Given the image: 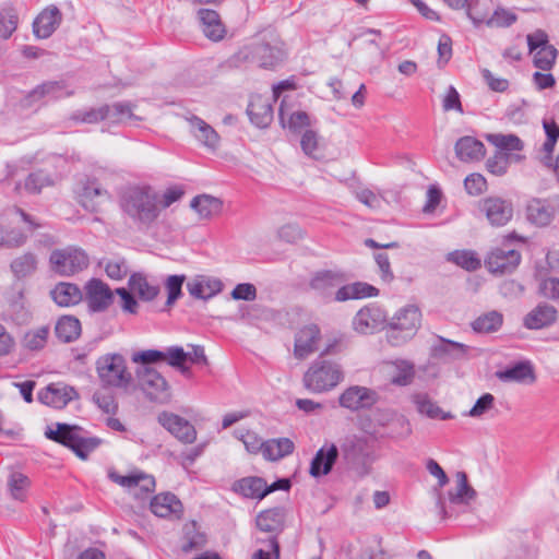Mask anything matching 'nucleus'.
<instances>
[{
  "mask_svg": "<svg viewBox=\"0 0 559 559\" xmlns=\"http://www.w3.org/2000/svg\"><path fill=\"white\" fill-rule=\"evenodd\" d=\"M286 58L283 41L274 34L257 38L230 56L222 67L236 69L247 64H257L259 68L274 70Z\"/></svg>",
  "mask_w": 559,
  "mask_h": 559,
  "instance_id": "f257e3e1",
  "label": "nucleus"
},
{
  "mask_svg": "<svg viewBox=\"0 0 559 559\" xmlns=\"http://www.w3.org/2000/svg\"><path fill=\"white\" fill-rule=\"evenodd\" d=\"M344 379L341 365L319 356L304 374V385L313 393L333 390Z\"/></svg>",
  "mask_w": 559,
  "mask_h": 559,
  "instance_id": "f03ea898",
  "label": "nucleus"
},
{
  "mask_svg": "<svg viewBox=\"0 0 559 559\" xmlns=\"http://www.w3.org/2000/svg\"><path fill=\"white\" fill-rule=\"evenodd\" d=\"M421 321L418 307L408 305L400 309L391 319L386 328L388 343L394 347L402 346L417 333Z\"/></svg>",
  "mask_w": 559,
  "mask_h": 559,
  "instance_id": "7ed1b4c3",
  "label": "nucleus"
},
{
  "mask_svg": "<svg viewBox=\"0 0 559 559\" xmlns=\"http://www.w3.org/2000/svg\"><path fill=\"white\" fill-rule=\"evenodd\" d=\"M96 371L103 388L127 389L132 382L126 358L118 353L105 354L96 360Z\"/></svg>",
  "mask_w": 559,
  "mask_h": 559,
  "instance_id": "20e7f679",
  "label": "nucleus"
},
{
  "mask_svg": "<svg viewBox=\"0 0 559 559\" xmlns=\"http://www.w3.org/2000/svg\"><path fill=\"white\" fill-rule=\"evenodd\" d=\"M49 262L52 271L61 276L78 274L90 264L86 252L76 247L53 250L50 253Z\"/></svg>",
  "mask_w": 559,
  "mask_h": 559,
  "instance_id": "39448f33",
  "label": "nucleus"
},
{
  "mask_svg": "<svg viewBox=\"0 0 559 559\" xmlns=\"http://www.w3.org/2000/svg\"><path fill=\"white\" fill-rule=\"evenodd\" d=\"M139 383L145 396L159 404L167 403L170 399L169 385L166 379L155 369L144 367L138 370Z\"/></svg>",
  "mask_w": 559,
  "mask_h": 559,
  "instance_id": "423d86ee",
  "label": "nucleus"
},
{
  "mask_svg": "<svg viewBox=\"0 0 559 559\" xmlns=\"http://www.w3.org/2000/svg\"><path fill=\"white\" fill-rule=\"evenodd\" d=\"M158 198L150 186H129L121 190L120 204L124 210H156Z\"/></svg>",
  "mask_w": 559,
  "mask_h": 559,
  "instance_id": "0eeeda50",
  "label": "nucleus"
},
{
  "mask_svg": "<svg viewBox=\"0 0 559 559\" xmlns=\"http://www.w3.org/2000/svg\"><path fill=\"white\" fill-rule=\"evenodd\" d=\"M85 301L91 313L106 311L114 302L115 292L99 278L88 280L84 286Z\"/></svg>",
  "mask_w": 559,
  "mask_h": 559,
  "instance_id": "6e6552de",
  "label": "nucleus"
},
{
  "mask_svg": "<svg viewBox=\"0 0 559 559\" xmlns=\"http://www.w3.org/2000/svg\"><path fill=\"white\" fill-rule=\"evenodd\" d=\"M124 222L129 228L150 233L154 237H160L168 230L160 212H124Z\"/></svg>",
  "mask_w": 559,
  "mask_h": 559,
  "instance_id": "1a4fd4ad",
  "label": "nucleus"
},
{
  "mask_svg": "<svg viewBox=\"0 0 559 559\" xmlns=\"http://www.w3.org/2000/svg\"><path fill=\"white\" fill-rule=\"evenodd\" d=\"M157 421L181 443L191 444L197 439L194 426L177 414L163 411L158 414Z\"/></svg>",
  "mask_w": 559,
  "mask_h": 559,
  "instance_id": "9d476101",
  "label": "nucleus"
},
{
  "mask_svg": "<svg viewBox=\"0 0 559 559\" xmlns=\"http://www.w3.org/2000/svg\"><path fill=\"white\" fill-rule=\"evenodd\" d=\"M75 193L79 203L87 210L90 206L94 207L103 204L106 201H111V194L102 187L100 182L95 177L85 176L78 183Z\"/></svg>",
  "mask_w": 559,
  "mask_h": 559,
  "instance_id": "9b49d317",
  "label": "nucleus"
},
{
  "mask_svg": "<svg viewBox=\"0 0 559 559\" xmlns=\"http://www.w3.org/2000/svg\"><path fill=\"white\" fill-rule=\"evenodd\" d=\"M379 400L378 393L367 386L352 385L338 397L342 407L352 412L370 409Z\"/></svg>",
  "mask_w": 559,
  "mask_h": 559,
  "instance_id": "f8f14e48",
  "label": "nucleus"
},
{
  "mask_svg": "<svg viewBox=\"0 0 559 559\" xmlns=\"http://www.w3.org/2000/svg\"><path fill=\"white\" fill-rule=\"evenodd\" d=\"M521 262V254L514 249H493L485 259L486 267L493 274H510Z\"/></svg>",
  "mask_w": 559,
  "mask_h": 559,
  "instance_id": "ddd939ff",
  "label": "nucleus"
},
{
  "mask_svg": "<svg viewBox=\"0 0 559 559\" xmlns=\"http://www.w3.org/2000/svg\"><path fill=\"white\" fill-rule=\"evenodd\" d=\"M557 321V308L546 301H542L523 317L522 324L527 330H543L550 328Z\"/></svg>",
  "mask_w": 559,
  "mask_h": 559,
  "instance_id": "4468645a",
  "label": "nucleus"
},
{
  "mask_svg": "<svg viewBox=\"0 0 559 559\" xmlns=\"http://www.w3.org/2000/svg\"><path fill=\"white\" fill-rule=\"evenodd\" d=\"M385 321V314L378 306L370 305L361 308L353 319V328L360 334H372Z\"/></svg>",
  "mask_w": 559,
  "mask_h": 559,
  "instance_id": "2eb2a0df",
  "label": "nucleus"
},
{
  "mask_svg": "<svg viewBox=\"0 0 559 559\" xmlns=\"http://www.w3.org/2000/svg\"><path fill=\"white\" fill-rule=\"evenodd\" d=\"M341 450L344 460L352 467L365 465L371 453L368 440L357 436L346 438Z\"/></svg>",
  "mask_w": 559,
  "mask_h": 559,
  "instance_id": "dca6fc26",
  "label": "nucleus"
},
{
  "mask_svg": "<svg viewBox=\"0 0 559 559\" xmlns=\"http://www.w3.org/2000/svg\"><path fill=\"white\" fill-rule=\"evenodd\" d=\"M468 346L442 336L430 348V356L443 362L464 359L468 353Z\"/></svg>",
  "mask_w": 559,
  "mask_h": 559,
  "instance_id": "f3484780",
  "label": "nucleus"
},
{
  "mask_svg": "<svg viewBox=\"0 0 559 559\" xmlns=\"http://www.w3.org/2000/svg\"><path fill=\"white\" fill-rule=\"evenodd\" d=\"M340 455L338 448L331 443L329 447L320 448L310 463L309 473L312 477L319 478L331 473Z\"/></svg>",
  "mask_w": 559,
  "mask_h": 559,
  "instance_id": "a211bd4d",
  "label": "nucleus"
},
{
  "mask_svg": "<svg viewBox=\"0 0 559 559\" xmlns=\"http://www.w3.org/2000/svg\"><path fill=\"white\" fill-rule=\"evenodd\" d=\"M187 290L195 299L209 300L223 290V283L215 277L197 275L187 283Z\"/></svg>",
  "mask_w": 559,
  "mask_h": 559,
  "instance_id": "6ab92c4d",
  "label": "nucleus"
},
{
  "mask_svg": "<svg viewBox=\"0 0 559 559\" xmlns=\"http://www.w3.org/2000/svg\"><path fill=\"white\" fill-rule=\"evenodd\" d=\"M61 21L62 14L60 10L55 5H50L34 20L33 33L37 38L46 39L59 27Z\"/></svg>",
  "mask_w": 559,
  "mask_h": 559,
  "instance_id": "aec40b11",
  "label": "nucleus"
},
{
  "mask_svg": "<svg viewBox=\"0 0 559 559\" xmlns=\"http://www.w3.org/2000/svg\"><path fill=\"white\" fill-rule=\"evenodd\" d=\"M76 395V391L71 386L59 388L51 383L38 392L37 399L45 405L60 409L66 407Z\"/></svg>",
  "mask_w": 559,
  "mask_h": 559,
  "instance_id": "412c9836",
  "label": "nucleus"
},
{
  "mask_svg": "<svg viewBox=\"0 0 559 559\" xmlns=\"http://www.w3.org/2000/svg\"><path fill=\"white\" fill-rule=\"evenodd\" d=\"M454 150L456 157L464 163L478 162L486 154L484 143L471 135L460 138L454 145Z\"/></svg>",
  "mask_w": 559,
  "mask_h": 559,
  "instance_id": "4be33fe9",
  "label": "nucleus"
},
{
  "mask_svg": "<svg viewBox=\"0 0 559 559\" xmlns=\"http://www.w3.org/2000/svg\"><path fill=\"white\" fill-rule=\"evenodd\" d=\"M320 329L317 324H308L300 329L295 336V355L306 358L317 350V342L320 338Z\"/></svg>",
  "mask_w": 559,
  "mask_h": 559,
  "instance_id": "5701e85b",
  "label": "nucleus"
},
{
  "mask_svg": "<svg viewBox=\"0 0 559 559\" xmlns=\"http://www.w3.org/2000/svg\"><path fill=\"white\" fill-rule=\"evenodd\" d=\"M198 16L202 25V32L209 39L218 41L224 38L226 29L216 11L200 9Z\"/></svg>",
  "mask_w": 559,
  "mask_h": 559,
  "instance_id": "b1692460",
  "label": "nucleus"
},
{
  "mask_svg": "<svg viewBox=\"0 0 559 559\" xmlns=\"http://www.w3.org/2000/svg\"><path fill=\"white\" fill-rule=\"evenodd\" d=\"M379 295V289L371 284L366 282H355L352 284L341 286L336 293L334 299L343 302L353 299H362L368 297H376Z\"/></svg>",
  "mask_w": 559,
  "mask_h": 559,
  "instance_id": "393cba45",
  "label": "nucleus"
},
{
  "mask_svg": "<svg viewBox=\"0 0 559 559\" xmlns=\"http://www.w3.org/2000/svg\"><path fill=\"white\" fill-rule=\"evenodd\" d=\"M50 297L59 307H70L78 305L83 294L76 284L60 282L50 290Z\"/></svg>",
  "mask_w": 559,
  "mask_h": 559,
  "instance_id": "a878e982",
  "label": "nucleus"
},
{
  "mask_svg": "<svg viewBox=\"0 0 559 559\" xmlns=\"http://www.w3.org/2000/svg\"><path fill=\"white\" fill-rule=\"evenodd\" d=\"M151 511L158 518L182 512L181 501L171 492L156 495L150 503Z\"/></svg>",
  "mask_w": 559,
  "mask_h": 559,
  "instance_id": "bb28decb",
  "label": "nucleus"
},
{
  "mask_svg": "<svg viewBox=\"0 0 559 559\" xmlns=\"http://www.w3.org/2000/svg\"><path fill=\"white\" fill-rule=\"evenodd\" d=\"M265 480L259 476H248L236 480L233 484V490L248 499L262 500L266 497L264 495Z\"/></svg>",
  "mask_w": 559,
  "mask_h": 559,
  "instance_id": "cd10ccee",
  "label": "nucleus"
},
{
  "mask_svg": "<svg viewBox=\"0 0 559 559\" xmlns=\"http://www.w3.org/2000/svg\"><path fill=\"white\" fill-rule=\"evenodd\" d=\"M82 332L80 320L71 314L61 316L55 325V335L62 343L76 341Z\"/></svg>",
  "mask_w": 559,
  "mask_h": 559,
  "instance_id": "c85d7f7f",
  "label": "nucleus"
},
{
  "mask_svg": "<svg viewBox=\"0 0 559 559\" xmlns=\"http://www.w3.org/2000/svg\"><path fill=\"white\" fill-rule=\"evenodd\" d=\"M285 522V509L275 507L261 511L255 519L257 527L266 533L278 532L283 528Z\"/></svg>",
  "mask_w": 559,
  "mask_h": 559,
  "instance_id": "c756f323",
  "label": "nucleus"
},
{
  "mask_svg": "<svg viewBox=\"0 0 559 559\" xmlns=\"http://www.w3.org/2000/svg\"><path fill=\"white\" fill-rule=\"evenodd\" d=\"M247 114L250 121L258 128L267 127L273 119V109L271 104L261 97L250 100L247 107Z\"/></svg>",
  "mask_w": 559,
  "mask_h": 559,
  "instance_id": "7c9ffc66",
  "label": "nucleus"
},
{
  "mask_svg": "<svg viewBox=\"0 0 559 559\" xmlns=\"http://www.w3.org/2000/svg\"><path fill=\"white\" fill-rule=\"evenodd\" d=\"M190 126L194 138L204 146L215 150L219 143V135L217 132L203 119L193 116L190 119Z\"/></svg>",
  "mask_w": 559,
  "mask_h": 559,
  "instance_id": "2f4dec72",
  "label": "nucleus"
},
{
  "mask_svg": "<svg viewBox=\"0 0 559 559\" xmlns=\"http://www.w3.org/2000/svg\"><path fill=\"white\" fill-rule=\"evenodd\" d=\"M128 285L131 290L136 293L139 299L142 301L154 300L160 292L159 286L150 284L146 276L141 272L132 273L129 277Z\"/></svg>",
  "mask_w": 559,
  "mask_h": 559,
  "instance_id": "473e14b6",
  "label": "nucleus"
},
{
  "mask_svg": "<svg viewBox=\"0 0 559 559\" xmlns=\"http://www.w3.org/2000/svg\"><path fill=\"white\" fill-rule=\"evenodd\" d=\"M294 442L289 438L270 439L262 442V454L269 461H278L293 453Z\"/></svg>",
  "mask_w": 559,
  "mask_h": 559,
  "instance_id": "72a5a7b5",
  "label": "nucleus"
},
{
  "mask_svg": "<svg viewBox=\"0 0 559 559\" xmlns=\"http://www.w3.org/2000/svg\"><path fill=\"white\" fill-rule=\"evenodd\" d=\"M56 427V430L48 428L45 431V437L72 450L79 437V431L82 429L78 426L62 423H58Z\"/></svg>",
  "mask_w": 559,
  "mask_h": 559,
  "instance_id": "f704fd0d",
  "label": "nucleus"
},
{
  "mask_svg": "<svg viewBox=\"0 0 559 559\" xmlns=\"http://www.w3.org/2000/svg\"><path fill=\"white\" fill-rule=\"evenodd\" d=\"M414 403L416 405V409L421 415L427 416L431 419H441L448 420L453 418V415L450 412L442 411L437 403H435L428 394L419 393L414 396Z\"/></svg>",
  "mask_w": 559,
  "mask_h": 559,
  "instance_id": "c9c22d12",
  "label": "nucleus"
},
{
  "mask_svg": "<svg viewBox=\"0 0 559 559\" xmlns=\"http://www.w3.org/2000/svg\"><path fill=\"white\" fill-rule=\"evenodd\" d=\"M498 379L501 381L522 382L527 378L535 380L534 368L530 361H518L510 367L497 372Z\"/></svg>",
  "mask_w": 559,
  "mask_h": 559,
  "instance_id": "e433bc0d",
  "label": "nucleus"
},
{
  "mask_svg": "<svg viewBox=\"0 0 559 559\" xmlns=\"http://www.w3.org/2000/svg\"><path fill=\"white\" fill-rule=\"evenodd\" d=\"M456 490L449 491V500L451 503L454 504H467L471 500L475 499L476 491L475 489L468 484L467 475L465 472H457L456 473Z\"/></svg>",
  "mask_w": 559,
  "mask_h": 559,
  "instance_id": "4c0bfd02",
  "label": "nucleus"
},
{
  "mask_svg": "<svg viewBox=\"0 0 559 559\" xmlns=\"http://www.w3.org/2000/svg\"><path fill=\"white\" fill-rule=\"evenodd\" d=\"M280 122L283 128H287L294 133H300L301 130L310 124V118L306 111L286 112L283 104L278 110Z\"/></svg>",
  "mask_w": 559,
  "mask_h": 559,
  "instance_id": "58836bf2",
  "label": "nucleus"
},
{
  "mask_svg": "<svg viewBox=\"0 0 559 559\" xmlns=\"http://www.w3.org/2000/svg\"><path fill=\"white\" fill-rule=\"evenodd\" d=\"M502 313L497 310H492L479 316L471 325L476 333H493L502 326Z\"/></svg>",
  "mask_w": 559,
  "mask_h": 559,
  "instance_id": "ea45409f",
  "label": "nucleus"
},
{
  "mask_svg": "<svg viewBox=\"0 0 559 559\" xmlns=\"http://www.w3.org/2000/svg\"><path fill=\"white\" fill-rule=\"evenodd\" d=\"M347 281V276L343 272L336 271H321L318 272L310 281L311 288L316 290H325L330 287H335Z\"/></svg>",
  "mask_w": 559,
  "mask_h": 559,
  "instance_id": "a19ab883",
  "label": "nucleus"
},
{
  "mask_svg": "<svg viewBox=\"0 0 559 559\" xmlns=\"http://www.w3.org/2000/svg\"><path fill=\"white\" fill-rule=\"evenodd\" d=\"M109 117V105H103L98 108L78 109L70 116V120L75 123H98Z\"/></svg>",
  "mask_w": 559,
  "mask_h": 559,
  "instance_id": "79ce46f5",
  "label": "nucleus"
},
{
  "mask_svg": "<svg viewBox=\"0 0 559 559\" xmlns=\"http://www.w3.org/2000/svg\"><path fill=\"white\" fill-rule=\"evenodd\" d=\"M186 280L187 276L185 274H174L166 277L164 284L167 292V300L162 311H168L182 297V285Z\"/></svg>",
  "mask_w": 559,
  "mask_h": 559,
  "instance_id": "37998d69",
  "label": "nucleus"
},
{
  "mask_svg": "<svg viewBox=\"0 0 559 559\" xmlns=\"http://www.w3.org/2000/svg\"><path fill=\"white\" fill-rule=\"evenodd\" d=\"M394 370L391 376V383L397 386L411 384L415 377V366L408 360L399 359L392 364Z\"/></svg>",
  "mask_w": 559,
  "mask_h": 559,
  "instance_id": "c03bdc74",
  "label": "nucleus"
},
{
  "mask_svg": "<svg viewBox=\"0 0 559 559\" xmlns=\"http://www.w3.org/2000/svg\"><path fill=\"white\" fill-rule=\"evenodd\" d=\"M447 261L452 262L468 272L476 271L481 266L480 259L472 250H454L448 253Z\"/></svg>",
  "mask_w": 559,
  "mask_h": 559,
  "instance_id": "a18cd8bd",
  "label": "nucleus"
},
{
  "mask_svg": "<svg viewBox=\"0 0 559 559\" xmlns=\"http://www.w3.org/2000/svg\"><path fill=\"white\" fill-rule=\"evenodd\" d=\"M11 271L19 280L32 275L37 269L36 255L32 252H26L11 262Z\"/></svg>",
  "mask_w": 559,
  "mask_h": 559,
  "instance_id": "49530a36",
  "label": "nucleus"
},
{
  "mask_svg": "<svg viewBox=\"0 0 559 559\" xmlns=\"http://www.w3.org/2000/svg\"><path fill=\"white\" fill-rule=\"evenodd\" d=\"M489 0H469L466 7V15L475 27L487 25L489 20Z\"/></svg>",
  "mask_w": 559,
  "mask_h": 559,
  "instance_id": "de8ad7c7",
  "label": "nucleus"
},
{
  "mask_svg": "<svg viewBox=\"0 0 559 559\" xmlns=\"http://www.w3.org/2000/svg\"><path fill=\"white\" fill-rule=\"evenodd\" d=\"M36 88L38 90L39 96L48 100H57L73 94L72 91H66L63 81H46L37 85Z\"/></svg>",
  "mask_w": 559,
  "mask_h": 559,
  "instance_id": "09e8293b",
  "label": "nucleus"
},
{
  "mask_svg": "<svg viewBox=\"0 0 559 559\" xmlns=\"http://www.w3.org/2000/svg\"><path fill=\"white\" fill-rule=\"evenodd\" d=\"M165 361L173 368L178 369L183 376L190 373V368L185 365L190 357L189 352H185L181 346H170L164 350Z\"/></svg>",
  "mask_w": 559,
  "mask_h": 559,
  "instance_id": "8fccbe9b",
  "label": "nucleus"
},
{
  "mask_svg": "<svg viewBox=\"0 0 559 559\" xmlns=\"http://www.w3.org/2000/svg\"><path fill=\"white\" fill-rule=\"evenodd\" d=\"M19 15L14 8L4 7L0 10V39H9L16 31Z\"/></svg>",
  "mask_w": 559,
  "mask_h": 559,
  "instance_id": "3c124183",
  "label": "nucleus"
},
{
  "mask_svg": "<svg viewBox=\"0 0 559 559\" xmlns=\"http://www.w3.org/2000/svg\"><path fill=\"white\" fill-rule=\"evenodd\" d=\"M487 140L501 151L512 152L522 151L523 141L515 134H487Z\"/></svg>",
  "mask_w": 559,
  "mask_h": 559,
  "instance_id": "603ef678",
  "label": "nucleus"
},
{
  "mask_svg": "<svg viewBox=\"0 0 559 559\" xmlns=\"http://www.w3.org/2000/svg\"><path fill=\"white\" fill-rule=\"evenodd\" d=\"M49 335V326L44 325L28 331L23 338V346L29 350H40L46 346Z\"/></svg>",
  "mask_w": 559,
  "mask_h": 559,
  "instance_id": "864d4df0",
  "label": "nucleus"
},
{
  "mask_svg": "<svg viewBox=\"0 0 559 559\" xmlns=\"http://www.w3.org/2000/svg\"><path fill=\"white\" fill-rule=\"evenodd\" d=\"M29 484L31 481L27 476L19 472H13L8 479V487L12 498L24 501Z\"/></svg>",
  "mask_w": 559,
  "mask_h": 559,
  "instance_id": "5fc2aeb1",
  "label": "nucleus"
},
{
  "mask_svg": "<svg viewBox=\"0 0 559 559\" xmlns=\"http://www.w3.org/2000/svg\"><path fill=\"white\" fill-rule=\"evenodd\" d=\"M53 185V180L50 178L49 174L45 170H37L31 173L24 182V189L28 193H39L44 187H49Z\"/></svg>",
  "mask_w": 559,
  "mask_h": 559,
  "instance_id": "6e6d98bb",
  "label": "nucleus"
},
{
  "mask_svg": "<svg viewBox=\"0 0 559 559\" xmlns=\"http://www.w3.org/2000/svg\"><path fill=\"white\" fill-rule=\"evenodd\" d=\"M27 236L16 228L0 227V247L19 248L26 242Z\"/></svg>",
  "mask_w": 559,
  "mask_h": 559,
  "instance_id": "4d7b16f0",
  "label": "nucleus"
},
{
  "mask_svg": "<svg viewBox=\"0 0 559 559\" xmlns=\"http://www.w3.org/2000/svg\"><path fill=\"white\" fill-rule=\"evenodd\" d=\"M558 56V50L555 46H549L548 48L544 50H538L533 59L534 67L543 70V71H550L555 63Z\"/></svg>",
  "mask_w": 559,
  "mask_h": 559,
  "instance_id": "13d9d810",
  "label": "nucleus"
},
{
  "mask_svg": "<svg viewBox=\"0 0 559 559\" xmlns=\"http://www.w3.org/2000/svg\"><path fill=\"white\" fill-rule=\"evenodd\" d=\"M518 16L515 13L504 9L497 8L487 21L488 27H509L515 23Z\"/></svg>",
  "mask_w": 559,
  "mask_h": 559,
  "instance_id": "bf43d9fd",
  "label": "nucleus"
},
{
  "mask_svg": "<svg viewBox=\"0 0 559 559\" xmlns=\"http://www.w3.org/2000/svg\"><path fill=\"white\" fill-rule=\"evenodd\" d=\"M397 194L393 191H386L382 194H376L369 189H364L357 192V199L368 207H380L381 200L385 201L389 204V197L395 198Z\"/></svg>",
  "mask_w": 559,
  "mask_h": 559,
  "instance_id": "052dcab7",
  "label": "nucleus"
},
{
  "mask_svg": "<svg viewBox=\"0 0 559 559\" xmlns=\"http://www.w3.org/2000/svg\"><path fill=\"white\" fill-rule=\"evenodd\" d=\"M223 206L222 199L205 193L195 195L190 202L191 210H221Z\"/></svg>",
  "mask_w": 559,
  "mask_h": 559,
  "instance_id": "680f3d73",
  "label": "nucleus"
},
{
  "mask_svg": "<svg viewBox=\"0 0 559 559\" xmlns=\"http://www.w3.org/2000/svg\"><path fill=\"white\" fill-rule=\"evenodd\" d=\"M100 439L96 437L85 438L79 435L72 451L82 460L87 459L88 454L94 451L99 444Z\"/></svg>",
  "mask_w": 559,
  "mask_h": 559,
  "instance_id": "e2e57ef3",
  "label": "nucleus"
},
{
  "mask_svg": "<svg viewBox=\"0 0 559 559\" xmlns=\"http://www.w3.org/2000/svg\"><path fill=\"white\" fill-rule=\"evenodd\" d=\"M132 361L143 365V368L148 367V365L159 364L165 361L164 350L146 349L136 352L132 355Z\"/></svg>",
  "mask_w": 559,
  "mask_h": 559,
  "instance_id": "0e129e2a",
  "label": "nucleus"
},
{
  "mask_svg": "<svg viewBox=\"0 0 559 559\" xmlns=\"http://www.w3.org/2000/svg\"><path fill=\"white\" fill-rule=\"evenodd\" d=\"M132 104L130 102H117L109 105V119L115 122H121L134 118L132 112Z\"/></svg>",
  "mask_w": 559,
  "mask_h": 559,
  "instance_id": "69168bd1",
  "label": "nucleus"
},
{
  "mask_svg": "<svg viewBox=\"0 0 559 559\" xmlns=\"http://www.w3.org/2000/svg\"><path fill=\"white\" fill-rule=\"evenodd\" d=\"M509 166L508 155L502 152H497L493 156L489 157L486 162L487 170L496 176H502L507 173Z\"/></svg>",
  "mask_w": 559,
  "mask_h": 559,
  "instance_id": "338daca9",
  "label": "nucleus"
},
{
  "mask_svg": "<svg viewBox=\"0 0 559 559\" xmlns=\"http://www.w3.org/2000/svg\"><path fill=\"white\" fill-rule=\"evenodd\" d=\"M93 402L106 414H116L118 404L112 393L109 392H95L93 394Z\"/></svg>",
  "mask_w": 559,
  "mask_h": 559,
  "instance_id": "774afa93",
  "label": "nucleus"
}]
</instances>
